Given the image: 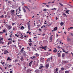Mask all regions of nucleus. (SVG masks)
Listing matches in <instances>:
<instances>
[{
	"instance_id": "obj_1",
	"label": "nucleus",
	"mask_w": 73,
	"mask_h": 73,
	"mask_svg": "<svg viewBox=\"0 0 73 73\" xmlns=\"http://www.w3.org/2000/svg\"><path fill=\"white\" fill-rule=\"evenodd\" d=\"M20 11H21V10L20 9V7H19V9H18L16 10V12L17 13V14H19L20 13Z\"/></svg>"
},
{
	"instance_id": "obj_2",
	"label": "nucleus",
	"mask_w": 73,
	"mask_h": 73,
	"mask_svg": "<svg viewBox=\"0 0 73 73\" xmlns=\"http://www.w3.org/2000/svg\"><path fill=\"white\" fill-rule=\"evenodd\" d=\"M39 48H42V49H44V50H45L46 49V46H44V47L42 46V47H39Z\"/></svg>"
},
{
	"instance_id": "obj_3",
	"label": "nucleus",
	"mask_w": 73,
	"mask_h": 73,
	"mask_svg": "<svg viewBox=\"0 0 73 73\" xmlns=\"http://www.w3.org/2000/svg\"><path fill=\"white\" fill-rule=\"evenodd\" d=\"M15 12V10H11V13L13 15H14V13H15L14 12Z\"/></svg>"
},
{
	"instance_id": "obj_4",
	"label": "nucleus",
	"mask_w": 73,
	"mask_h": 73,
	"mask_svg": "<svg viewBox=\"0 0 73 73\" xmlns=\"http://www.w3.org/2000/svg\"><path fill=\"white\" fill-rule=\"evenodd\" d=\"M67 40L68 41H71V39L68 36L67 37Z\"/></svg>"
},
{
	"instance_id": "obj_5",
	"label": "nucleus",
	"mask_w": 73,
	"mask_h": 73,
	"mask_svg": "<svg viewBox=\"0 0 73 73\" xmlns=\"http://www.w3.org/2000/svg\"><path fill=\"white\" fill-rule=\"evenodd\" d=\"M33 62V61H31L29 63V66H31V65H32V62Z\"/></svg>"
},
{
	"instance_id": "obj_6",
	"label": "nucleus",
	"mask_w": 73,
	"mask_h": 73,
	"mask_svg": "<svg viewBox=\"0 0 73 73\" xmlns=\"http://www.w3.org/2000/svg\"><path fill=\"white\" fill-rule=\"evenodd\" d=\"M23 9L24 12H25V13L27 12V11H26V10H25L24 7H23Z\"/></svg>"
},
{
	"instance_id": "obj_7",
	"label": "nucleus",
	"mask_w": 73,
	"mask_h": 73,
	"mask_svg": "<svg viewBox=\"0 0 73 73\" xmlns=\"http://www.w3.org/2000/svg\"><path fill=\"white\" fill-rule=\"evenodd\" d=\"M57 27H55L54 28V31H57Z\"/></svg>"
},
{
	"instance_id": "obj_8",
	"label": "nucleus",
	"mask_w": 73,
	"mask_h": 73,
	"mask_svg": "<svg viewBox=\"0 0 73 73\" xmlns=\"http://www.w3.org/2000/svg\"><path fill=\"white\" fill-rule=\"evenodd\" d=\"M53 35H52L51 36H50V42H52V38H53L52 37V36H53Z\"/></svg>"
},
{
	"instance_id": "obj_9",
	"label": "nucleus",
	"mask_w": 73,
	"mask_h": 73,
	"mask_svg": "<svg viewBox=\"0 0 73 73\" xmlns=\"http://www.w3.org/2000/svg\"><path fill=\"white\" fill-rule=\"evenodd\" d=\"M9 53V52H8V51L7 50H5V52H4V54H6L7 53Z\"/></svg>"
},
{
	"instance_id": "obj_10",
	"label": "nucleus",
	"mask_w": 73,
	"mask_h": 73,
	"mask_svg": "<svg viewBox=\"0 0 73 73\" xmlns=\"http://www.w3.org/2000/svg\"><path fill=\"white\" fill-rule=\"evenodd\" d=\"M39 72L40 70H39L37 69L36 70H35V72H36V73H39Z\"/></svg>"
},
{
	"instance_id": "obj_11",
	"label": "nucleus",
	"mask_w": 73,
	"mask_h": 73,
	"mask_svg": "<svg viewBox=\"0 0 73 73\" xmlns=\"http://www.w3.org/2000/svg\"><path fill=\"white\" fill-rule=\"evenodd\" d=\"M64 24V23L63 22H61L60 23V25L61 26H62V25H63Z\"/></svg>"
},
{
	"instance_id": "obj_12",
	"label": "nucleus",
	"mask_w": 73,
	"mask_h": 73,
	"mask_svg": "<svg viewBox=\"0 0 73 73\" xmlns=\"http://www.w3.org/2000/svg\"><path fill=\"white\" fill-rule=\"evenodd\" d=\"M7 60H9V61H11V58L9 57H8L7 58Z\"/></svg>"
},
{
	"instance_id": "obj_13",
	"label": "nucleus",
	"mask_w": 73,
	"mask_h": 73,
	"mask_svg": "<svg viewBox=\"0 0 73 73\" xmlns=\"http://www.w3.org/2000/svg\"><path fill=\"white\" fill-rule=\"evenodd\" d=\"M63 16H64V17H67V15H66V14H65V13H63Z\"/></svg>"
},
{
	"instance_id": "obj_14",
	"label": "nucleus",
	"mask_w": 73,
	"mask_h": 73,
	"mask_svg": "<svg viewBox=\"0 0 73 73\" xmlns=\"http://www.w3.org/2000/svg\"><path fill=\"white\" fill-rule=\"evenodd\" d=\"M7 66L8 67V68H11V67L12 66V65H7Z\"/></svg>"
},
{
	"instance_id": "obj_15",
	"label": "nucleus",
	"mask_w": 73,
	"mask_h": 73,
	"mask_svg": "<svg viewBox=\"0 0 73 73\" xmlns=\"http://www.w3.org/2000/svg\"><path fill=\"white\" fill-rule=\"evenodd\" d=\"M59 4H60V5H61V6H62V7H63V6H64L63 5L62 3H59Z\"/></svg>"
},
{
	"instance_id": "obj_16",
	"label": "nucleus",
	"mask_w": 73,
	"mask_h": 73,
	"mask_svg": "<svg viewBox=\"0 0 73 73\" xmlns=\"http://www.w3.org/2000/svg\"><path fill=\"white\" fill-rule=\"evenodd\" d=\"M65 56V54L64 53H63L62 54V57H64Z\"/></svg>"
},
{
	"instance_id": "obj_17",
	"label": "nucleus",
	"mask_w": 73,
	"mask_h": 73,
	"mask_svg": "<svg viewBox=\"0 0 73 73\" xmlns=\"http://www.w3.org/2000/svg\"><path fill=\"white\" fill-rule=\"evenodd\" d=\"M8 28L9 29H10L12 28V27H11L10 26H8Z\"/></svg>"
},
{
	"instance_id": "obj_18",
	"label": "nucleus",
	"mask_w": 73,
	"mask_h": 73,
	"mask_svg": "<svg viewBox=\"0 0 73 73\" xmlns=\"http://www.w3.org/2000/svg\"><path fill=\"white\" fill-rule=\"evenodd\" d=\"M53 52H54V53H56V52H57V50H54L53 51Z\"/></svg>"
},
{
	"instance_id": "obj_19",
	"label": "nucleus",
	"mask_w": 73,
	"mask_h": 73,
	"mask_svg": "<svg viewBox=\"0 0 73 73\" xmlns=\"http://www.w3.org/2000/svg\"><path fill=\"white\" fill-rule=\"evenodd\" d=\"M58 57H60L61 56H60V53H58Z\"/></svg>"
},
{
	"instance_id": "obj_20",
	"label": "nucleus",
	"mask_w": 73,
	"mask_h": 73,
	"mask_svg": "<svg viewBox=\"0 0 73 73\" xmlns=\"http://www.w3.org/2000/svg\"><path fill=\"white\" fill-rule=\"evenodd\" d=\"M62 62L63 63H65V64H66L67 62H66V61H62Z\"/></svg>"
},
{
	"instance_id": "obj_21",
	"label": "nucleus",
	"mask_w": 73,
	"mask_h": 73,
	"mask_svg": "<svg viewBox=\"0 0 73 73\" xmlns=\"http://www.w3.org/2000/svg\"><path fill=\"white\" fill-rule=\"evenodd\" d=\"M3 40V38H1V36H0V41H2Z\"/></svg>"
},
{
	"instance_id": "obj_22",
	"label": "nucleus",
	"mask_w": 73,
	"mask_h": 73,
	"mask_svg": "<svg viewBox=\"0 0 73 73\" xmlns=\"http://www.w3.org/2000/svg\"><path fill=\"white\" fill-rule=\"evenodd\" d=\"M44 68V66H40L39 68V69H41V68Z\"/></svg>"
},
{
	"instance_id": "obj_23",
	"label": "nucleus",
	"mask_w": 73,
	"mask_h": 73,
	"mask_svg": "<svg viewBox=\"0 0 73 73\" xmlns=\"http://www.w3.org/2000/svg\"><path fill=\"white\" fill-rule=\"evenodd\" d=\"M49 65L48 64H47L46 66V68H48L49 67Z\"/></svg>"
},
{
	"instance_id": "obj_24",
	"label": "nucleus",
	"mask_w": 73,
	"mask_h": 73,
	"mask_svg": "<svg viewBox=\"0 0 73 73\" xmlns=\"http://www.w3.org/2000/svg\"><path fill=\"white\" fill-rule=\"evenodd\" d=\"M24 6V7H25V8H26V9H29V8H28V7L27 6Z\"/></svg>"
},
{
	"instance_id": "obj_25",
	"label": "nucleus",
	"mask_w": 73,
	"mask_h": 73,
	"mask_svg": "<svg viewBox=\"0 0 73 73\" xmlns=\"http://www.w3.org/2000/svg\"><path fill=\"white\" fill-rule=\"evenodd\" d=\"M46 10H47L46 9H43V11L44 12H46Z\"/></svg>"
},
{
	"instance_id": "obj_26",
	"label": "nucleus",
	"mask_w": 73,
	"mask_h": 73,
	"mask_svg": "<svg viewBox=\"0 0 73 73\" xmlns=\"http://www.w3.org/2000/svg\"><path fill=\"white\" fill-rule=\"evenodd\" d=\"M65 73H69V72L68 71H65Z\"/></svg>"
},
{
	"instance_id": "obj_27",
	"label": "nucleus",
	"mask_w": 73,
	"mask_h": 73,
	"mask_svg": "<svg viewBox=\"0 0 73 73\" xmlns=\"http://www.w3.org/2000/svg\"><path fill=\"white\" fill-rule=\"evenodd\" d=\"M64 70V68L62 67L61 68V70H62V71H63Z\"/></svg>"
},
{
	"instance_id": "obj_28",
	"label": "nucleus",
	"mask_w": 73,
	"mask_h": 73,
	"mask_svg": "<svg viewBox=\"0 0 73 73\" xmlns=\"http://www.w3.org/2000/svg\"><path fill=\"white\" fill-rule=\"evenodd\" d=\"M69 10H67L66 11V13H68V12H69Z\"/></svg>"
},
{
	"instance_id": "obj_29",
	"label": "nucleus",
	"mask_w": 73,
	"mask_h": 73,
	"mask_svg": "<svg viewBox=\"0 0 73 73\" xmlns=\"http://www.w3.org/2000/svg\"><path fill=\"white\" fill-rule=\"evenodd\" d=\"M0 43H1V44H4V42L3 41H0Z\"/></svg>"
},
{
	"instance_id": "obj_30",
	"label": "nucleus",
	"mask_w": 73,
	"mask_h": 73,
	"mask_svg": "<svg viewBox=\"0 0 73 73\" xmlns=\"http://www.w3.org/2000/svg\"><path fill=\"white\" fill-rule=\"evenodd\" d=\"M24 48H22V49H21V52H23L24 51Z\"/></svg>"
},
{
	"instance_id": "obj_31",
	"label": "nucleus",
	"mask_w": 73,
	"mask_h": 73,
	"mask_svg": "<svg viewBox=\"0 0 73 73\" xmlns=\"http://www.w3.org/2000/svg\"><path fill=\"white\" fill-rule=\"evenodd\" d=\"M33 49L35 50V51H36V52H37V50H36V48L34 47L33 48Z\"/></svg>"
},
{
	"instance_id": "obj_32",
	"label": "nucleus",
	"mask_w": 73,
	"mask_h": 73,
	"mask_svg": "<svg viewBox=\"0 0 73 73\" xmlns=\"http://www.w3.org/2000/svg\"><path fill=\"white\" fill-rule=\"evenodd\" d=\"M28 44H29L30 46H31V45H32V43L31 42L30 43H29Z\"/></svg>"
},
{
	"instance_id": "obj_33",
	"label": "nucleus",
	"mask_w": 73,
	"mask_h": 73,
	"mask_svg": "<svg viewBox=\"0 0 73 73\" xmlns=\"http://www.w3.org/2000/svg\"><path fill=\"white\" fill-rule=\"evenodd\" d=\"M24 26H22L21 27V29H24Z\"/></svg>"
},
{
	"instance_id": "obj_34",
	"label": "nucleus",
	"mask_w": 73,
	"mask_h": 73,
	"mask_svg": "<svg viewBox=\"0 0 73 73\" xmlns=\"http://www.w3.org/2000/svg\"><path fill=\"white\" fill-rule=\"evenodd\" d=\"M67 5H69L70 7H73L72 6V5H71L69 4H67Z\"/></svg>"
},
{
	"instance_id": "obj_35",
	"label": "nucleus",
	"mask_w": 73,
	"mask_h": 73,
	"mask_svg": "<svg viewBox=\"0 0 73 73\" xmlns=\"http://www.w3.org/2000/svg\"><path fill=\"white\" fill-rule=\"evenodd\" d=\"M15 36H17V37H19V35H17V34H15Z\"/></svg>"
},
{
	"instance_id": "obj_36",
	"label": "nucleus",
	"mask_w": 73,
	"mask_h": 73,
	"mask_svg": "<svg viewBox=\"0 0 73 73\" xmlns=\"http://www.w3.org/2000/svg\"><path fill=\"white\" fill-rule=\"evenodd\" d=\"M9 42V43L10 44H12V42L11 41L9 42Z\"/></svg>"
},
{
	"instance_id": "obj_37",
	"label": "nucleus",
	"mask_w": 73,
	"mask_h": 73,
	"mask_svg": "<svg viewBox=\"0 0 73 73\" xmlns=\"http://www.w3.org/2000/svg\"><path fill=\"white\" fill-rule=\"evenodd\" d=\"M36 56H39V55H38V54H37V53L36 54Z\"/></svg>"
},
{
	"instance_id": "obj_38",
	"label": "nucleus",
	"mask_w": 73,
	"mask_h": 73,
	"mask_svg": "<svg viewBox=\"0 0 73 73\" xmlns=\"http://www.w3.org/2000/svg\"><path fill=\"white\" fill-rule=\"evenodd\" d=\"M27 72H29L30 71V70H29V69H28L27 70Z\"/></svg>"
},
{
	"instance_id": "obj_39",
	"label": "nucleus",
	"mask_w": 73,
	"mask_h": 73,
	"mask_svg": "<svg viewBox=\"0 0 73 73\" xmlns=\"http://www.w3.org/2000/svg\"><path fill=\"white\" fill-rule=\"evenodd\" d=\"M21 61H23L24 59L23 58H21Z\"/></svg>"
},
{
	"instance_id": "obj_40",
	"label": "nucleus",
	"mask_w": 73,
	"mask_h": 73,
	"mask_svg": "<svg viewBox=\"0 0 73 73\" xmlns=\"http://www.w3.org/2000/svg\"><path fill=\"white\" fill-rule=\"evenodd\" d=\"M56 72H58V68H56Z\"/></svg>"
},
{
	"instance_id": "obj_41",
	"label": "nucleus",
	"mask_w": 73,
	"mask_h": 73,
	"mask_svg": "<svg viewBox=\"0 0 73 73\" xmlns=\"http://www.w3.org/2000/svg\"><path fill=\"white\" fill-rule=\"evenodd\" d=\"M46 6L47 7H48V8H49V6L48 5H46Z\"/></svg>"
},
{
	"instance_id": "obj_42",
	"label": "nucleus",
	"mask_w": 73,
	"mask_h": 73,
	"mask_svg": "<svg viewBox=\"0 0 73 73\" xmlns=\"http://www.w3.org/2000/svg\"><path fill=\"white\" fill-rule=\"evenodd\" d=\"M18 61V60L16 59L15 60V62H17Z\"/></svg>"
},
{
	"instance_id": "obj_43",
	"label": "nucleus",
	"mask_w": 73,
	"mask_h": 73,
	"mask_svg": "<svg viewBox=\"0 0 73 73\" xmlns=\"http://www.w3.org/2000/svg\"><path fill=\"white\" fill-rule=\"evenodd\" d=\"M35 56H33V57L32 58V59H34V58H35Z\"/></svg>"
},
{
	"instance_id": "obj_44",
	"label": "nucleus",
	"mask_w": 73,
	"mask_h": 73,
	"mask_svg": "<svg viewBox=\"0 0 73 73\" xmlns=\"http://www.w3.org/2000/svg\"><path fill=\"white\" fill-rule=\"evenodd\" d=\"M54 9H55V10H56V8H55L54 9H51V10H52V11H53V10H54Z\"/></svg>"
},
{
	"instance_id": "obj_45",
	"label": "nucleus",
	"mask_w": 73,
	"mask_h": 73,
	"mask_svg": "<svg viewBox=\"0 0 73 73\" xmlns=\"http://www.w3.org/2000/svg\"><path fill=\"white\" fill-rule=\"evenodd\" d=\"M0 17H1V18L4 17V16H3V15L1 16Z\"/></svg>"
},
{
	"instance_id": "obj_46",
	"label": "nucleus",
	"mask_w": 73,
	"mask_h": 73,
	"mask_svg": "<svg viewBox=\"0 0 73 73\" xmlns=\"http://www.w3.org/2000/svg\"><path fill=\"white\" fill-rule=\"evenodd\" d=\"M70 29H73V27H70Z\"/></svg>"
},
{
	"instance_id": "obj_47",
	"label": "nucleus",
	"mask_w": 73,
	"mask_h": 73,
	"mask_svg": "<svg viewBox=\"0 0 73 73\" xmlns=\"http://www.w3.org/2000/svg\"><path fill=\"white\" fill-rule=\"evenodd\" d=\"M8 40H12V38H10L8 39Z\"/></svg>"
},
{
	"instance_id": "obj_48",
	"label": "nucleus",
	"mask_w": 73,
	"mask_h": 73,
	"mask_svg": "<svg viewBox=\"0 0 73 73\" xmlns=\"http://www.w3.org/2000/svg\"><path fill=\"white\" fill-rule=\"evenodd\" d=\"M28 29H29V30H30V28L29 27H30L29 26H28Z\"/></svg>"
},
{
	"instance_id": "obj_49",
	"label": "nucleus",
	"mask_w": 73,
	"mask_h": 73,
	"mask_svg": "<svg viewBox=\"0 0 73 73\" xmlns=\"http://www.w3.org/2000/svg\"><path fill=\"white\" fill-rule=\"evenodd\" d=\"M68 52H66V51L65 52V53H66L67 54H68Z\"/></svg>"
},
{
	"instance_id": "obj_50",
	"label": "nucleus",
	"mask_w": 73,
	"mask_h": 73,
	"mask_svg": "<svg viewBox=\"0 0 73 73\" xmlns=\"http://www.w3.org/2000/svg\"><path fill=\"white\" fill-rule=\"evenodd\" d=\"M23 55L24 56H26V54L25 53H23Z\"/></svg>"
},
{
	"instance_id": "obj_51",
	"label": "nucleus",
	"mask_w": 73,
	"mask_h": 73,
	"mask_svg": "<svg viewBox=\"0 0 73 73\" xmlns=\"http://www.w3.org/2000/svg\"><path fill=\"white\" fill-rule=\"evenodd\" d=\"M57 72L56 71H54V72L55 73H57Z\"/></svg>"
},
{
	"instance_id": "obj_52",
	"label": "nucleus",
	"mask_w": 73,
	"mask_h": 73,
	"mask_svg": "<svg viewBox=\"0 0 73 73\" xmlns=\"http://www.w3.org/2000/svg\"><path fill=\"white\" fill-rule=\"evenodd\" d=\"M27 25H28V27H30V26L29 25H30L29 23H28L27 24Z\"/></svg>"
},
{
	"instance_id": "obj_53",
	"label": "nucleus",
	"mask_w": 73,
	"mask_h": 73,
	"mask_svg": "<svg viewBox=\"0 0 73 73\" xmlns=\"http://www.w3.org/2000/svg\"><path fill=\"white\" fill-rule=\"evenodd\" d=\"M3 32H5V30H3Z\"/></svg>"
},
{
	"instance_id": "obj_54",
	"label": "nucleus",
	"mask_w": 73,
	"mask_h": 73,
	"mask_svg": "<svg viewBox=\"0 0 73 73\" xmlns=\"http://www.w3.org/2000/svg\"><path fill=\"white\" fill-rule=\"evenodd\" d=\"M15 25V23H12V25Z\"/></svg>"
},
{
	"instance_id": "obj_55",
	"label": "nucleus",
	"mask_w": 73,
	"mask_h": 73,
	"mask_svg": "<svg viewBox=\"0 0 73 73\" xmlns=\"http://www.w3.org/2000/svg\"><path fill=\"white\" fill-rule=\"evenodd\" d=\"M17 64L18 65H19V66H20L21 65H20V64H19V63H17Z\"/></svg>"
},
{
	"instance_id": "obj_56",
	"label": "nucleus",
	"mask_w": 73,
	"mask_h": 73,
	"mask_svg": "<svg viewBox=\"0 0 73 73\" xmlns=\"http://www.w3.org/2000/svg\"><path fill=\"white\" fill-rule=\"evenodd\" d=\"M43 59H44V58H42H42H40V60H43Z\"/></svg>"
},
{
	"instance_id": "obj_57",
	"label": "nucleus",
	"mask_w": 73,
	"mask_h": 73,
	"mask_svg": "<svg viewBox=\"0 0 73 73\" xmlns=\"http://www.w3.org/2000/svg\"><path fill=\"white\" fill-rule=\"evenodd\" d=\"M70 28H69L68 29V31H69V30H70Z\"/></svg>"
},
{
	"instance_id": "obj_58",
	"label": "nucleus",
	"mask_w": 73,
	"mask_h": 73,
	"mask_svg": "<svg viewBox=\"0 0 73 73\" xmlns=\"http://www.w3.org/2000/svg\"><path fill=\"white\" fill-rule=\"evenodd\" d=\"M27 33H29V34H30V33H31V32H29V31H28L27 32Z\"/></svg>"
},
{
	"instance_id": "obj_59",
	"label": "nucleus",
	"mask_w": 73,
	"mask_h": 73,
	"mask_svg": "<svg viewBox=\"0 0 73 73\" xmlns=\"http://www.w3.org/2000/svg\"><path fill=\"white\" fill-rule=\"evenodd\" d=\"M58 19V18H57V17H56V20H57V19Z\"/></svg>"
},
{
	"instance_id": "obj_60",
	"label": "nucleus",
	"mask_w": 73,
	"mask_h": 73,
	"mask_svg": "<svg viewBox=\"0 0 73 73\" xmlns=\"http://www.w3.org/2000/svg\"><path fill=\"white\" fill-rule=\"evenodd\" d=\"M39 30L40 31H41V29H39Z\"/></svg>"
},
{
	"instance_id": "obj_61",
	"label": "nucleus",
	"mask_w": 73,
	"mask_h": 73,
	"mask_svg": "<svg viewBox=\"0 0 73 73\" xmlns=\"http://www.w3.org/2000/svg\"><path fill=\"white\" fill-rule=\"evenodd\" d=\"M48 61H50V58H49L48 59Z\"/></svg>"
},
{
	"instance_id": "obj_62",
	"label": "nucleus",
	"mask_w": 73,
	"mask_h": 73,
	"mask_svg": "<svg viewBox=\"0 0 73 73\" xmlns=\"http://www.w3.org/2000/svg\"><path fill=\"white\" fill-rule=\"evenodd\" d=\"M50 3H51V2L50 1L49 2H48L47 3L48 4H50Z\"/></svg>"
},
{
	"instance_id": "obj_63",
	"label": "nucleus",
	"mask_w": 73,
	"mask_h": 73,
	"mask_svg": "<svg viewBox=\"0 0 73 73\" xmlns=\"http://www.w3.org/2000/svg\"><path fill=\"white\" fill-rule=\"evenodd\" d=\"M50 59L51 60H52V56H51V57Z\"/></svg>"
},
{
	"instance_id": "obj_64",
	"label": "nucleus",
	"mask_w": 73,
	"mask_h": 73,
	"mask_svg": "<svg viewBox=\"0 0 73 73\" xmlns=\"http://www.w3.org/2000/svg\"><path fill=\"white\" fill-rule=\"evenodd\" d=\"M48 51H52V50L51 49H49Z\"/></svg>"
}]
</instances>
